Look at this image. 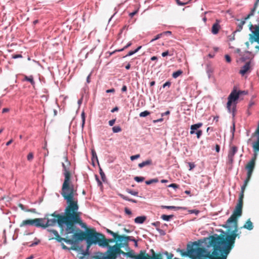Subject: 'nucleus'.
I'll use <instances>...</instances> for the list:
<instances>
[{
  "mask_svg": "<svg viewBox=\"0 0 259 259\" xmlns=\"http://www.w3.org/2000/svg\"><path fill=\"white\" fill-rule=\"evenodd\" d=\"M61 195L67 204L64 214L58 213L56 211L51 214H46L40 225L41 228L46 229L57 224L61 228V233L64 231L65 225V234H68L74 230V223H78L79 225H82V222L80 217V212L78 211L79 206L77 197Z\"/></svg>",
  "mask_w": 259,
  "mask_h": 259,
  "instance_id": "obj_1",
  "label": "nucleus"
},
{
  "mask_svg": "<svg viewBox=\"0 0 259 259\" xmlns=\"http://www.w3.org/2000/svg\"><path fill=\"white\" fill-rule=\"evenodd\" d=\"M245 189H241V193L239 195L238 202L235 207L233 214L227 221V224L224 225V228H230V224H233L234 230L230 234L226 235H220L216 236H211L210 240L212 243H215L222 246L228 252H230L231 249L234 247L235 239L237 237L239 238L238 232V217L241 215L242 213L243 199L244 197V192Z\"/></svg>",
  "mask_w": 259,
  "mask_h": 259,
  "instance_id": "obj_2",
  "label": "nucleus"
},
{
  "mask_svg": "<svg viewBox=\"0 0 259 259\" xmlns=\"http://www.w3.org/2000/svg\"><path fill=\"white\" fill-rule=\"evenodd\" d=\"M209 243L213 247L212 252L204 247L194 248L192 246L188 249L187 252L182 253L183 255H187L191 259H227L230 253L222 246L212 243L210 240Z\"/></svg>",
  "mask_w": 259,
  "mask_h": 259,
  "instance_id": "obj_3",
  "label": "nucleus"
},
{
  "mask_svg": "<svg viewBox=\"0 0 259 259\" xmlns=\"http://www.w3.org/2000/svg\"><path fill=\"white\" fill-rule=\"evenodd\" d=\"M76 224H79L78 223H74V230L70 233L65 234L68 236L69 234H73L72 238H68L71 240L70 242H66L69 244H74L79 241L86 240L87 243V249L83 252V254L84 256L89 255V249L92 244H96L98 239L96 235V230L94 229H87L86 232L81 231L80 229L76 226Z\"/></svg>",
  "mask_w": 259,
  "mask_h": 259,
  "instance_id": "obj_4",
  "label": "nucleus"
},
{
  "mask_svg": "<svg viewBox=\"0 0 259 259\" xmlns=\"http://www.w3.org/2000/svg\"><path fill=\"white\" fill-rule=\"evenodd\" d=\"M64 158L65 163L63 162L62 165L64 170V180L62 184L61 194L77 197V185L72 184L71 180V175L69 169L70 163L67 157L65 156Z\"/></svg>",
  "mask_w": 259,
  "mask_h": 259,
  "instance_id": "obj_5",
  "label": "nucleus"
},
{
  "mask_svg": "<svg viewBox=\"0 0 259 259\" xmlns=\"http://www.w3.org/2000/svg\"><path fill=\"white\" fill-rule=\"evenodd\" d=\"M106 231L108 234L112 235L113 238L107 239L104 234L97 232L96 231V235L97 237V238H98L96 240H98L97 241L96 244H98L100 247H106L109 246L110 243L119 242L120 238L124 237L121 235H119L118 232H114L109 229H106Z\"/></svg>",
  "mask_w": 259,
  "mask_h": 259,
  "instance_id": "obj_6",
  "label": "nucleus"
},
{
  "mask_svg": "<svg viewBox=\"0 0 259 259\" xmlns=\"http://www.w3.org/2000/svg\"><path fill=\"white\" fill-rule=\"evenodd\" d=\"M256 154H253V157L251 160L246 164L245 168L247 170V178L245 179L243 185L241 187V189H245L252 174L254 168L255 167V161L256 159Z\"/></svg>",
  "mask_w": 259,
  "mask_h": 259,
  "instance_id": "obj_7",
  "label": "nucleus"
},
{
  "mask_svg": "<svg viewBox=\"0 0 259 259\" xmlns=\"http://www.w3.org/2000/svg\"><path fill=\"white\" fill-rule=\"evenodd\" d=\"M241 93V92L240 91L237 92L236 90H233L229 95L228 98V101L227 104V108L230 112H231V111L234 112V108L233 107L232 110L231 109L232 103L235 102L238 99Z\"/></svg>",
  "mask_w": 259,
  "mask_h": 259,
  "instance_id": "obj_8",
  "label": "nucleus"
},
{
  "mask_svg": "<svg viewBox=\"0 0 259 259\" xmlns=\"http://www.w3.org/2000/svg\"><path fill=\"white\" fill-rule=\"evenodd\" d=\"M108 248V250L106 251V253H108V258L109 259H116L117 255L122 254L124 255L125 252L119 248L115 247H111L109 245V246H107Z\"/></svg>",
  "mask_w": 259,
  "mask_h": 259,
  "instance_id": "obj_9",
  "label": "nucleus"
},
{
  "mask_svg": "<svg viewBox=\"0 0 259 259\" xmlns=\"http://www.w3.org/2000/svg\"><path fill=\"white\" fill-rule=\"evenodd\" d=\"M44 219L36 218L23 220L20 224L19 227L22 228L27 226H34L36 227H41L40 223Z\"/></svg>",
  "mask_w": 259,
  "mask_h": 259,
  "instance_id": "obj_10",
  "label": "nucleus"
},
{
  "mask_svg": "<svg viewBox=\"0 0 259 259\" xmlns=\"http://www.w3.org/2000/svg\"><path fill=\"white\" fill-rule=\"evenodd\" d=\"M164 254L167 256V259H172L174 255L171 253H168L166 251ZM138 259H163L162 255L161 253L155 254L154 253L152 256H150L149 254L146 253L144 251L143 256H139Z\"/></svg>",
  "mask_w": 259,
  "mask_h": 259,
  "instance_id": "obj_11",
  "label": "nucleus"
},
{
  "mask_svg": "<svg viewBox=\"0 0 259 259\" xmlns=\"http://www.w3.org/2000/svg\"><path fill=\"white\" fill-rule=\"evenodd\" d=\"M48 231L54 236L50 238V240L55 239L59 242H61L62 241H64L65 242H70L72 241L71 240H69L68 236H66V238H62L60 237L58 231L56 230L48 229Z\"/></svg>",
  "mask_w": 259,
  "mask_h": 259,
  "instance_id": "obj_12",
  "label": "nucleus"
},
{
  "mask_svg": "<svg viewBox=\"0 0 259 259\" xmlns=\"http://www.w3.org/2000/svg\"><path fill=\"white\" fill-rule=\"evenodd\" d=\"M249 40L251 44L256 42L259 44V30L252 31V32L249 34ZM255 48L259 50V45L256 46Z\"/></svg>",
  "mask_w": 259,
  "mask_h": 259,
  "instance_id": "obj_13",
  "label": "nucleus"
},
{
  "mask_svg": "<svg viewBox=\"0 0 259 259\" xmlns=\"http://www.w3.org/2000/svg\"><path fill=\"white\" fill-rule=\"evenodd\" d=\"M237 151L238 148L235 146H232L230 148L228 154V163L230 164H232L233 163L234 157Z\"/></svg>",
  "mask_w": 259,
  "mask_h": 259,
  "instance_id": "obj_14",
  "label": "nucleus"
},
{
  "mask_svg": "<svg viewBox=\"0 0 259 259\" xmlns=\"http://www.w3.org/2000/svg\"><path fill=\"white\" fill-rule=\"evenodd\" d=\"M220 21L217 19L215 22L212 25L211 28V32L213 34H217L219 33L220 29H221V26L220 25Z\"/></svg>",
  "mask_w": 259,
  "mask_h": 259,
  "instance_id": "obj_15",
  "label": "nucleus"
},
{
  "mask_svg": "<svg viewBox=\"0 0 259 259\" xmlns=\"http://www.w3.org/2000/svg\"><path fill=\"white\" fill-rule=\"evenodd\" d=\"M144 251L141 250L140 253L138 255H135L134 252L133 250H130L128 252H125L124 255L127 256V257H130L131 258H133L134 259H138V257L139 256H143L144 255Z\"/></svg>",
  "mask_w": 259,
  "mask_h": 259,
  "instance_id": "obj_16",
  "label": "nucleus"
},
{
  "mask_svg": "<svg viewBox=\"0 0 259 259\" xmlns=\"http://www.w3.org/2000/svg\"><path fill=\"white\" fill-rule=\"evenodd\" d=\"M121 236L124 237L120 238L119 242H125L126 245L128 244L129 241H136V239L133 237L125 236L124 235H121Z\"/></svg>",
  "mask_w": 259,
  "mask_h": 259,
  "instance_id": "obj_17",
  "label": "nucleus"
},
{
  "mask_svg": "<svg viewBox=\"0 0 259 259\" xmlns=\"http://www.w3.org/2000/svg\"><path fill=\"white\" fill-rule=\"evenodd\" d=\"M250 62H247L241 68L239 71V73L242 75H244L250 69Z\"/></svg>",
  "mask_w": 259,
  "mask_h": 259,
  "instance_id": "obj_18",
  "label": "nucleus"
},
{
  "mask_svg": "<svg viewBox=\"0 0 259 259\" xmlns=\"http://www.w3.org/2000/svg\"><path fill=\"white\" fill-rule=\"evenodd\" d=\"M202 126V123L199 122L196 124H193L191 126L190 134L193 135L195 133V130L201 127Z\"/></svg>",
  "mask_w": 259,
  "mask_h": 259,
  "instance_id": "obj_19",
  "label": "nucleus"
},
{
  "mask_svg": "<svg viewBox=\"0 0 259 259\" xmlns=\"http://www.w3.org/2000/svg\"><path fill=\"white\" fill-rule=\"evenodd\" d=\"M243 228L246 229L248 230H251L253 229V224L251 222L250 219L247 220L245 224L243 225Z\"/></svg>",
  "mask_w": 259,
  "mask_h": 259,
  "instance_id": "obj_20",
  "label": "nucleus"
},
{
  "mask_svg": "<svg viewBox=\"0 0 259 259\" xmlns=\"http://www.w3.org/2000/svg\"><path fill=\"white\" fill-rule=\"evenodd\" d=\"M248 18H247V16L244 18L243 20H241L240 22V23L237 25V29L236 31H240L243 28V26L245 23V21L246 20H247Z\"/></svg>",
  "mask_w": 259,
  "mask_h": 259,
  "instance_id": "obj_21",
  "label": "nucleus"
},
{
  "mask_svg": "<svg viewBox=\"0 0 259 259\" xmlns=\"http://www.w3.org/2000/svg\"><path fill=\"white\" fill-rule=\"evenodd\" d=\"M258 3H259V0H256L255 3L254 5V7H253V9L251 10L250 12L247 16V18H250L251 16H252L254 15V13L255 11V9L256 8V7H257Z\"/></svg>",
  "mask_w": 259,
  "mask_h": 259,
  "instance_id": "obj_22",
  "label": "nucleus"
},
{
  "mask_svg": "<svg viewBox=\"0 0 259 259\" xmlns=\"http://www.w3.org/2000/svg\"><path fill=\"white\" fill-rule=\"evenodd\" d=\"M146 220L145 216L138 217L135 219V222L137 224H143Z\"/></svg>",
  "mask_w": 259,
  "mask_h": 259,
  "instance_id": "obj_23",
  "label": "nucleus"
},
{
  "mask_svg": "<svg viewBox=\"0 0 259 259\" xmlns=\"http://www.w3.org/2000/svg\"><path fill=\"white\" fill-rule=\"evenodd\" d=\"M152 164V161L151 159H148L145 161L142 162L138 164V166L140 168H142L145 166L151 165Z\"/></svg>",
  "mask_w": 259,
  "mask_h": 259,
  "instance_id": "obj_24",
  "label": "nucleus"
},
{
  "mask_svg": "<svg viewBox=\"0 0 259 259\" xmlns=\"http://www.w3.org/2000/svg\"><path fill=\"white\" fill-rule=\"evenodd\" d=\"M24 80H25V81H29L32 85L33 88H34L35 82H34V81L33 80V76L32 75H30V76H27L25 75V77H24Z\"/></svg>",
  "mask_w": 259,
  "mask_h": 259,
  "instance_id": "obj_25",
  "label": "nucleus"
},
{
  "mask_svg": "<svg viewBox=\"0 0 259 259\" xmlns=\"http://www.w3.org/2000/svg\"><path fill=\"white\" fill-rule=\"evenodd\" d=\"M206 72L208 74V77L209 78L210 76L212 75L213 72V68L210 64H207L206 66Z\"/></svg>",
  "mask_w": 259,
  "mask_h": 259,
  "instance_id": "obj_26",
  "label": "nucleus"
},
{
  "mask_svg": "<svg viewBox=\"0 0 259 259\" xmlns=\"http://www.w3.org/2000/svg\"><path fill=\"white\" fill-rule=\"evenodd\" d=\"M119 196L121 198H122L123 200H126V201H130V202H133V203H137V201L136 200H135V199H131V198H129L128 197L123 195V194H120L119 195Z\"/></svg>",
  "mask_w": 259,
  "mask_h": 259,
  "instance_id": "obj_27",
  "label": "nucleus"
},
{
  "mask_svg": "<svg viewBox=\"0 0 259 259\" xmlns=\"http://www.w3.org/2000/svg\"><path fill=\"white\" fill-rule=\"evenodd\" d=\"M162 208L168 209H175L179 210L182 209L183 207L179 206H162Z\"/></svg>",
  "mask_w": 259,
  "mask_h": 259,
  "instance_id": "obj_28",
  "label": "nucleus"
},
{
  "mask_svg": "<svg viewBox=\"0 0 259 259\" xmlns=\"http://www.w3.org/2000/svg\"><path fill=\"white\" fill-rule=\"evenodd\" d=\"M116 243L115 245H114L113 246H111V247H115L116 246H117V247L119 248H121L122 247H124L125 245H126L125 244V242H124L123 243L122 242H115Z\"/></svg>",
  "mask_w": 259,
  "mask_h": 259,
  "instance_id": "obj_29",
  "label": "nucleus"
},
{
  "mask_svg": "<svg viewBox=\"0 0 259 259\" xmlns=\"http://www.w3.org/2000/svg\"><path fill=\"white\" fill-rule=\"evenodd\" d=\"M108 253H107V255L101 254V255H95L93 256L94 259H109Z\"/></svg>",
  "mask_w": 259,
  "mask_h": 259,
  "instance_id": "obj_30",
  "label": "nucleus"
},
{
  "mask_svg": "<svg viewBox=\"0 0 259 259\" xmlns=\"http://www.w3.org/2000/svg\"><path fill=\"white\" fill-rule=\"evenodd\" d=\"M19 207L22 210H25L24 206L22 204H19ZM26 211L31 212L33 213H35L36 212L35 209L34 208H31L28 210H25Z\"/></svg>",
  "mask_w": 259,
  "mask_h": 259,
  "instance_id": "obj_31",
  "label": "nucleus"
},
{
  "mask_svg": "<svg viewBox=\"0 0 259 259\" xmlns=\"http://www.w3.org/2000/svg\"><path fill=\"white\" fill-rule=\"evenodd\" d=\"M182 73H183V71L181 70H179L176 72H174L172 74V76L174 78H176L178 76H179L180 75H181Z\"/></svg>",
  "mask_w": 259,
  "mask_h": 259,
  "instance_id": "obj_32",
  "label": "nucleus"
},
{
  "mask_svg": "<svg viewBox=\"0 0 259 259\" xmlns=\"http://www.w3.org/2000/svg\"><path fill=\"white\" fill-rule=\"evenodd\" d=\"M174 217L173 215H166V214H163L161 215V218L166 221H168L170 219Z\"/></svg>",
  "mask_w": 259,
  "mask_h": 259,
  "instance_id": "obj_33",
  "label": "nucleus"
},
{
  "mask_svg": "<svg viewBox=\"0 0 259 259\" xmlns=\"http://www.w3.org/2000/svg\"><path fill=\"white\" fill-rule=\"evenodd\" d=\"M92 160L93 161V162H94V160H96L99 163L97 154L94 150H93L92 151Z\"/></svg>",
  "mask_w": 259,
  "mask_h": 259,
  "instance_id": "obj_34",
  "label": "nucleus"
},
{
  "mask_svg": "<svg viewBox=\"0 0 259 259\" xmlns=\"http://www.w3.org/2000/svg\"><path fill=\"white\" fill-rule=\"evenodd\" d=\"M158 182V180L157 178H155V179H151V180H148V181H146L145 182V183L147 185H150V184H151L152 183H157Z\"/></svg>",
  "mask_w": 259,
  "mask_h": 259,
  "instance_id": "obj_35",
  "label": "nucleus"
},
{
  "mask_svg": "<svg viewBox=\"0 0 259 259\" xmlns=\"http://www.w3.org/2000/svg\"><path fill=\"white\" fill-rule=\"evenodd\" d=\"M150 114V112L146 110V111L141 112L139 114V116L141 117H146Z\"/></svg>",
  "mask_w": 259,
  "mask_h": 259,
  "instance_id": "obj_36",
  "label": "nucleus"
},
{
  "mask_svg": "<svg viewBox=\"0 0 259 259\" xmlns=\"http://www.w3.org/2000/svg\"><path fill=\"white\" fill-rule=\"evenodd\" d=\"M126 192L128 193L131 194V195H133L134 196L138 195V192L137 191H135L129 189H126Z\"/></svg>",
  "mask_w": 259,
  "mask_h": 259,
  "instance_id": "obj_37",
  "label": "nucleus"
},
{
  "mask_svg": "<svg viewBox=\"0 0 259 259\" xmlns=\"http://www.w3.org/2000/svg\"><path fill=\"white\" fill-rule=\"evenodd\" d=\"M112 131L114 133H118L121 131V128L119 126H115L112 127Z\"/></svg>",
  "mask_w": 259,
  "mask_h": 259,
  "instance_id": "obj_38",
  "label": "nucleus"
},
{
  "mask_svg": "<svg viewBox=\"0 0 259 259\" xmlns=\"http://www.w3.org/2000/svg\"><path fill=\"white\" fill-rule=\"evenodd\" d=\"M100 174L101 175L102 181L105 182L106 180V176L104 172L101 168H100Z\"/></svg>",
  "mask_w": 259,
  "mask_h": 259,
  "instance_id": "obj_39",
  "label": "nucleus"
},
{
  "mask_svg": "<svg viewBox=\"0 0 259 259\" xmlns=\"http://www.w3.org/2000/svg\"><path fill=\"white\" fill-rule=\"evenodd\" d=\"M144 179L145 178L143 177H135L134 178L135 181L138 183L143 182Z\"/></svg>",
  "mask_w": 259,
  "mask_h": 259,
  "instance_id": "obj_40",
  "label": "nucleus"
},
{
  "mask_svg": "<svg viewBox=\"0 0 259 259\" xmlns=\"http://www.w3.org/2000/svg\"><path fill=\"white\" fill-rule=\"evenodd\" d=\"M162 36H163L162 33H159V34H157V35H156L155 37L151 40V42L154 41L160 38Z\"/></svg>",
  "mask_w": 259,
  "mask_h": 259,
  "instance_id": "obj_41",
  "label": "nucleus"
},
{
  "mask_svg": "<svg viewBox=\"0 0 259 259\" xmlns=\"http://www.w3.org/2000/svg\"><path fill=\"white\" fill-rule=\"evenodd\" d=\"M33 158V154L32 153L30 152L29 153L27 157V159L28 161H31Z\"/></svg>",
  "mask_w": 259,
  "mask_h": 259,
  "instance_id": "obj_42",
  "label": "nucleus"
},
{
  "mask_svg": "<svg viewBox=\"0 0 259 259\" xmlns=\"http://www.w3.org/2000/svg\"><path fill=\"white\" fill-rule=\"evenodd\" d=\"M81 118H82V127H83L84 123H85V115L84 113L83 112L81 113Z\"/></svg>",
  "mask_w": 259,
  "mask_h": 259,
  "instance_id": "obj_43",
  "label": "nucleus"
},
{
  "mask_svg": "<svg viewBox=\"0 0 259 259\" xmlns=\"http://www.w3.org/2000/svg\"><path fill=\"white\" fill-rule=\"evenodd\" d=\"M140 156V154H137V155H133V156H131L130 158H131V160L133 161V160L139 158Z\"/></svg>",
  "mask_w": 259,
  "mask_h": 259,
  "instance_id": "obj_44",
  "label": "nucleus"
},
{
  "mask_svg": "<svg viewBox=\"0 0 259 259\" xmlns=\"http://www.w3.org/2000/svg\"><path fill=\"white\" fill-rule=\"evenodd\" d=\"M225 59H226V61L228 63H230L231 61V58L230 57V56L228 55H226L225 56Z\"/></svg>",
  "mask_w": 259,
  "mask_h": 259,
  "instance_id": "obj_45",
  "label": "nucleus"
},
{
  "mask_svg": "<svg viewBox=\"0 0 259 259\" xmlns=\"http://www.w3.org/2000/svg\"><path fill=\"white\" fill-rule=\"evenodd\" d=\"M168 187H171V188H173L174 189H176V188H178L179 187V185L175 184V183H172V184H171L170 185H169L168 186Z\"/></svg>",
  "mask_w": 259,
  "mask_h": 259,
  "instance_id": "obj_46",
  "label": "nucleus"
},
{
  "mask_svg": "<svg viewBox=\"0 0 259 259\" xmlns=\"http://www.w3.org/2000/svg\"><path fill=\"white\" fill-rule=\"evenodd\" d=\"M13 59H17L22 58V56L21 54L13 55L12 56Z\"/></svg>",
  "mask_w": 259,
  "mask_h": 259,
  "instance_id": "obj_47",
  "label": "nucleus"
},
{
  "mask_svg": "<svg viewBox=\"0 0 259 259\" xmlns=\"http://www.w3.org/2000/svg\"><path fill=\"white\" fill-rule=\"evenodd\" d=\"M171 85V82L170 81H166L165 83H164L163 85H162V87L163 88L167 87L168 88H169V87Z\"/></svg>",
  "mask_w": 259,
  "mask_h": 259,
  "instance_id": "obj_48",
  "label": "nucleus"
},
{
  "mask_svg": "<svg viewBox=\"0 0 259 259\" xmlns=\"http://www.w3.org/2000/svg\"><path fill=\"white\" fill-rule=\"evenodd\" d=\"M196 134L197 135V138L198 139H199L200 137V136L202 135V131L201 130H198L197 131Z\"/></svg>",
  "mask_w": 259,
  "mask_h": 259,
  "instance_id": "obj_49",
  "label": "nucleus"
},
{
  "mask_svg": "<svg viewBox=\"0 0 259 259\" xmlns=\"http://www.w3.org/2000/svg\"><path fill=\"white\" fill-rule=\"evenodd\" d=\"M132 44L131 42H129L125 47H124V48L123 49L119 50V51H122L124 50V49H127V48L130 47L132 45Z\"/></svg>",
  "mask_w": 259,
  "mask_h": 259,
  "instance_id": "obj_50",
  "label": "nucleus"
},
{
  "mask_svg": "<svg viewBox=\"0 0 259 259\" xmlns=\"http://www.w3.org/2000/svg\"><path fill=\"white\" fill-rule=\"evenodd\" d=\"M115 121H116V119H113L110 120L109 121V125H110V126H113V124L115 123Z\"/></svg>",
  "mask_w": 259,
  "mask_h": 259,
  "instance_id": "obj_51",
  "label": "nucleus"
},
{
  "mask_svg": "<svg viewBox=\"0 0 259 259\" xmlns=\"http://www.w3.org/2000/svg\"><path fill=\"white\" fill-rule=\"evenodd\" d=\"M177 4L180 6H184L188 3L187 2L182 3L180 0H177Z\"/></svg>",
  "mask_w": 259,
  "mask_h": 259,
  "instance_id": "obj_52",
  "label": "nucleus"
},
{
  "mask_svg": "<svg viewBox=\"0 0 259 259\" xmlns=\"http://www.w3.org/2000/svg\"><path fill=\"white\" fill-rule=\"evenodd\" d=\"M124 211L127 214L131 215L132 214L131 211L128 208H127L126 207L125 208Z\"/></svg>",
  "mask_w": 259,
  "mask_h": 259,
  "instance_id": "obj_53",
  "label": "nucleus"
},
{
  "mask_svg": "<svg viewBox=\"0 0 259 259\" xmlns=\"http://www.w3.org/2000/svg\"><path fill=\"white\" fill-rule=\"evenodd\" d=\"M162 33L163 36H164L165 35H171V32L170 31H164L163 32H162Z\"/></svg>",
  "mask_w": 259,
  "mask_h": 259,
  "instance_id": "obj_54",
  "label": "nucleus"
},
{
  "mask_svg": "<svg viewBox=\"0 0 259 259\" xmlns=\"http://www.w3.org/2000/svg\"><path fill=\"white\" fill-rule=\"evenodd\" d=\"M168 55H169V52H168V51H165L164 52H163L162 53V54H161L162 56L163 57H165V56H167Z\"/></svg>",
  "mask_w": 259,
  "mask_h": 259,
  "instance_id": "obj_55",
  "label": "nucleus"
},
{
  "mask_svg": "<svg viewBox=\"0 0 259 259\" xmlns=\"http://www.w3.org/2000/svg\"><path fill=\"white\" fill-rule=\"evenodd\" d=\"M215 151L219 153L220 152V147L218 144H217L215 146Z\"/></svg>",
  "mask_w": 259,
  "mask_h": 259,
  "instance_id": "obj_56",
  "label": "nucleus"
},
{
  "mask_svg": "<svg viewBox=\"0 0 259 259\" xmlns=\"http://www.w3.org/2000/svg\"><path fill=\"white\" fill-rule=\"evenodd\" d=\"M134 54H135V53L134 51H131L128 53V54L125 56V57L132 56Z\"/></svg>",
  "mask_w": 259,
  "mask_h": 259,
  "instance_id": "obj_57",
  "label": "nucleus"
},
{
  "mask_svg": "<svg viewBox=\"0 0 259 259\" xmlns=\"http://www.w3.org/2000/svg\"><path fill=\"white\" fill-rule=\"evenodd\" d=\"M138 13V10H136L134 12L131 13L130 14V16L131 17H133L134 15H135Z\"/></svg>",
  "mask_w": 259,
  "mask_h": 259,
  "instance_id": "obj_58",
  "label": "nucleus"
},
{
  "mask_svg": "<svg viewBox=\"0 0 259 259\" xmlns=\"http://www.w3.org/2000/svg\"><path fill=\"white\" fill-rule=\"evenodd\" d=\"M106 92L107 93H114L115 92V90L112 88V89L106 90Z\"/></svg>",
  "mask_w": 259,
  "mask_h": 259,
  "instance_id": "obj_59",
  "label": "nucleus"
},
{
  "mask_svg": "<svg viewBox=\"0 0 259 259\" xmlns=\"http://www.w3.org/2000/svg\"><path fill=\"white\" fill-rule=\"evenodd\" d=\"M121 91L123 92H125L127 91V87L126 85H123L121 89Z\"/></svg>",
  "mask_w": 259,
  "mask_h": 259,
  "instance_id": "obj_60",
  "label": "nucleus"
},
{
  "mask_svg": "<svg viewBox=\"0 0 259 259\" xmlns=\"http://www.w3.org/2000/svg\"><path fill=\"white\" fill-rule=\"evenodd\" d=\"M118 110V108L117 107H114V108H113L112 110H111V112H114L115 111H117Z\"/></svg>",
  "mask_w": 259,
  "mask_h": 259,
  "instance_id": "obj_61",
  "label": "nucleus"
},
{
  "mask_svg": "<svg viewBox=\"0 0 259 259\" xmlns=\"http://www.w3.org/2000/svg\"><path fill=\"white\" fill-rule=\"evenodd\" d=\"M169 113H170L169 111H167L165 112L162 113L161 116H163L164 115H169Z\"/></svg>",
  "mask_w": 259,
  "mask_h": 259,
  "instance_id": "obj_62",
  "label": "nucleus"
},
{
  "mask_svg": "<svg viewBox=\"0 0 259 259\" xmlns=\"http://www.w3.org/2000/svg\"><path fill=\"white\" fill-rule=\"evenodd\" d=\"M91 73L87 77V82L88 83H90V77H91Z\"/></svg>",
  "mask_w": 259,
  "mask_h": 259,
  "instance_id": "obj_63",
  "label": "nucleus"
},
{
  "mask_svg": "<svg viewBox=\"0 0 259 259\" xmlns=\"http://www.w3.org/2000/svg\"><path fill=\"white\" fill-rule=\"evenodd\" d=\"M13 139H11L10 140H9L7 143H6V145L7 146H9L12 142H13Z\"/></svg>",
  "mask_w": 259,
  "mask_h": 259,
  "instance_id": "obj_64",
  "label": "nucleus"
}]
</instances>
